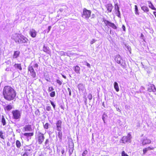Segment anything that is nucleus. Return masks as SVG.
<instances>
[{
	"label": "nucleus",
	"instance_id": "09e8293b",
	"mask_svg": "<svg viewBox=\"0 0 156 156\" xmlns=\"http://www.w3.org/2000/svg\"><path fill=\"white\" fill-rule=\"evenodd\" d=\"M148 151V149H147V148L144 149L143 150L144 154H145V153H146Z\"/></svg>",
	"mask_w": 156,
	"mask_h": 156
},
{
	"label": "nucleus",
	"instance_id": "5701e85b",
	"mask_svg": "<svg viewBox=\"0 0 156 156\" xmlns=\"http://www.w3.org/2000/svg\"><path fill=\"white\" fill-rule=\"evenodd\" d=\"M74 70L75 72L77 73L80 74V68L77 66L73 67Z\"/></svg>",
	"mask_w": 156,
	"mask_h": 156
},
{
	"label": "nucleus",
	"instance_id": "052dcab7",
	"mask_svg": "<svg viewBox=\"0 0 156 156\" xmlns=\"http://www.w3.org/2000/svg\"><path fill=\"white\" fill-rule=\"evenodd\" d=\"M127 49H128V50L129 51H130V50H131V48L130 47H127Z\"/></svg>",
	"mask_w": 156,
	"mask_h": 156
},
{
	"label": "nucleus",
	"instance_id": "e433bc0d",
	"mask_svg": "<svg viewBox=\"0 0 156 156\" xmlns=\"http://www.w3.org/2000/svg\"><path fill=\"white\" fill-rule=\"evenodd\" d=\"M0 137L1 138L3 139H4V136L3 135V133L2 131H0Z\"/></svg>",
	"mask_w": 156,
	"mask_h": 156
},
{
	"label": "nucleus",
	"instance_id": "a211bd4d",
	"mask_svg": "<svg viewBox=\"0 0 156 156\" xmlns=\"http://www.w3.org/2000/svg\"><path fill=\"white\" fill-rule=\"evenodd\" d=\"M57 131H58V132L57 133L56 136L58 137L59 140L61 142L62 140V130Z\"/></svg>",
	"mask_w": 156,
	"mask_h": 156
},
{
	"label": "nucleus",
	"instance_id": "de8ad7c7",
	"mask_svg": "<svg viewBox=\"0 0 156 156\" xmlns=\"http://www.w3.org/2000/svg\"><path fill=\"white\" fill-rule=\"evenodd\" d=\"M67 90L69 93V96H71V89L69 88H67Z\"/></svg>",
	"mask_w": 156,
	"mask_h": 156
},
{
	"label": "nucleus",
	"instance_id": "20e7f679",
	"mask_svg": "<svg viewBox=\"0 0 156 156\" xmlns=\"http://www.w3.org/2000/svg\"><path fill=\"white\" fill-rule=\"evenodd\" d=\"M91 11L84 8L83 9L82 14V16L84 18L88 20L90 17L91 14Z\"/></svg>",
	"mask_w": 156,
	"mask_h": 156
},
{
	"label": "nucleus",
	"instance_id": "6e6d98bb",
	"mask_svg": "<svg viewBox=\"0 0 156 156\" xmlns=\"http://www.w3.org/2000/svg\"><path fill=\"white\" fill-rule=\"evenodd\" d=\"M60 55H64V52L63 51H61L60 52Z\"/></svg>",
	"mask_w": 156,
	"mask_h": 156
},
{
	"label": "nucleus",
	"instance_id": "72a5a7b5",
	"mask_svg": "<svg viewBox=\"0 0 156 156\" xmlns=\"http://www.w3.org/2000/svg\"><path fill=\"white\" fill-rule=\"evenodd\" d=\"M135 14L136 15L139 14V12H138V9L136 5H135Z\"/></svg>",
	"mask_w": 156,
	"mask_h": 156
},
{
	"label": "nucleus",
	"instance_id": "c03bdc74",
	"mask_svg": "<svg viewBox=\"0 0 156 156\" xmlns=\"http://www.w3.org/2000/svg\"><path fill=\"white\" fill-rule=\"evenodd\" d=\"M88 98L90 100H91L92 98V95L91 94H89L88 95Z\"/></svg>",
	"mask_w": 156,
	"mask_h": 156
},
{
	"label": "nucleus",
	"instance_id": "680f3d73",
	"mask_svg": "<svg viewBox=\"0 0 156 156\" xmlns=\"http://www.w3.org/2000/svg\"><path fill=\"white\" fill-rule=\"evenodd\" d=\"M9 68H7L6 69H5V70L6 71H9Z\"/></svg>",
	"mask_w": 156,
	"mask_h": 156
},
{
	"label": "nucleus",
	"instance_id": "f3484780",
	"mask_svg": "<svg viewBox=\"0 0 156 156\" xmlns=\"http://www.w3.org/2000/svg\"><path fill=\"white\" fill-rule=\"evenodd\" d=\"M77 87L80 91L83 92L85 89V85L82 83H80L77 85Z\"/></svg>",
	"mask_w": 156,
	"mask_h": 156
},
{
	"label": "nucleus",
	"instance_id": "393cba45",
	"mask_svg": "<svg viewBox=\"0 0 156 156\" xmlns=\"http://www.w3.org/2000/svg\"><path fill=\"white\" fill-rule=\"evenodd\" d=\"M106 7L108 12H111L112 9V6L111 4H108L106 5Z\"/></svg>",
	"mask_w": 156,
	"mask_h": 156
},
{
	"label": "nucleus",
	"instance_id": "7ed1b4c3",
	"mask_svg": "<svg viewBox=\"0 0 156 156\" xmlns=\"http://www.w3.org/2000/svg\"><path fill=\"white\" fill-rule=\"evenodd\" d=\"M36 139L39 144H42L45 139L44 134L40 132H38L36 133Z\"/></svg>",
	"mask_w": 156,
	"mask_h": 156
},
{
	"label": "nucleus",
	"instance_id": "3c124183",
	"mask_svg": "<svg viewBox=\"0 0 156 156\" xmlns=\"http://www.w3.org/2000/svg\"><path fill=\"white\" fill-rule=\"evenodd\" d=\"M61 152L62 154V156H63L65 151L64 148H62L61 149Z\"/></svg>",
	"mask_w": 156,
	"mask_h": 156
},
{
	"label": "nucleus",
	"instance_id": "e2e57ef3",
	"mask_svg": "<svg viewBox=\"0 0 156 156\" xmlns=\"http://www.w3.org/2000/svg\"><path fill=\"white\" fill-rule=\"evenodd\" d=\"M153 14L155 16V17L156 18V12H153Z\"/></svg>",
	"mask_w": 156,
	"mask_h": 156
},
{
	"label": "nucleus",
	"instance_id": "aec40b11",
	"mask_svg": "<svg viewBox=\"0 0 156 156\" xmlns=\"http://www.w3.org/2000/svg\"><path fill=\"white\" fill-rule=\"evenodd\" d=\"M43 50L44 52L50 55L51 54V51L49 47L45 46L44 45L43 46Z\"/></svg>",
	"mask_w": 156,
	"mask_h": 156
},
{
	"label": "nucleus",
	"instance_id": "b1692460",
	"mask_svg": "<svg viewBox=\"0 0 156 156\" xmlns=\"http://www.w3.org/2000/svg\"><path fill=\"white\" fill-rule=\"evenodd\" d=\"M20 52L19 51H14L12 57L13 58H16L18 57L20 54Z\"/></svg>",
	"mask_w": 156,
	"mask_h": 156
},
{
	"label": "nucleus",
	"instance_id": "6e6552de",
	"mask_svg": "<svg viewBox=\"0 0 156 156\" xmlns=\"http://www.w3.org/2000/svg\"><path fill=\"white\" fill-rule=\"evenodd\" d=\"M28 72L30 73V74L32 77V78H35L36 76V73L31 64L29 65L28 67Z\"/></svg>",
	"mask_w": 156,
	"mask_h": 156
},
{
	"label": "nucleus",
	"instance_id": "4468645a",
	"mask_svg": "<svg viewBox=\"0 0 156 156\" xmlns=\"http://www.w3.org/2000/svg\"><path fill=\"white\" fill-rule=\"evenodd\" d=\"M62 121L61 120L57 121L56 123V129L57 130H60L62 129Z\"/></svg>",
	"mask_w": 156,
	"mask_h": 156
},
{
	"label": "nucleus",
	"instance_id": "338daca9",
	"mask_svg": "<svg viewBox=\"0 0 156 156\" xmlns=\"http://www.w3.org/2000/svg\"><path fill=\"white\" fill-rule=\"evenodd\" d=\"M141 36H143V35L142 34H141Z\"/></svg>",
	"mask_w": 156,
	"mask_h": 156
},
{
	"label": "nucleus",
	"instance_id": "58836bf2",
	"mask_svg": "<svg viewBox=\"0 0 156 156\" xmlns=\"http://www.w3.org/2000/svg\"><path fill=\"white\" fill-rule=\"evenodd\" d=\"M50 102L51 103V104L53 107V108L54 109H55V104L54 103V102H53V101H51V100H50Z\"/></svg>",
	"mask_w": 156,
	"mask_h": 156
},
{
	"label": "nucleus",
	"instance_id": "bf43d9fd",
	"mask_svg": "<svg viewBox=\"0 0 156 156\" xmlns=\"http://www.w3.org/2000/svg\"><path fill=\"white\" fill-rule=\"evenodd\" d=\"M62 77L63 78H65V79H66V76H64V75H63L62 74Z\"/></svg>",
	"mask_w": 156,
	"mask_h": 156
},
{
	"label": "nucleus",
	"instance_id": "2f4dec72",
	"mask_svg": "<svg viewBox=\"0 0 156 156\" xmlns=\"http://www.w3.org/2000/svg\"><path fill=\"white\" fill-rule=\"evenodd\" d=\"M49 139H46L44 142V145L46 146V147H48L49 146Z\"/></svg>",
	"mask_w": 156,
	"mask_h": 156
},
{
	"label": "nucleus",
	"instance_id": "c756f323",
	"mask_svg": "<svg viewBox=\"0 0 156 156\" xmlns=\"http://www.w3.org/2000/svg\"><path fill=\"white\" fill-rule=\"evenodd\" d=\"M16 147L18 148H20L21 147V144L20 142L18 140H16Z\"/></svg>",
	"mask_w": 156,
	"mask_h": 156
},
{
	"label": "nucleus",
	"instance_id": "a878e982",
	"mask_svg": "<svg viewBox=\"0 0 156 156\" xmlns=\"http://www.w3.org/2000/svg\"><path fill=\"white\" fill-rule=\"evenodd\" d=\"M140 6L141 7V9L144 11V12H148L149 11V9H148L147 6H145V5H143L142 6H141L140 5Z\"/></svg>",
	"mask_w": 156,
	"mask_h": 156
},
{
	"label": "nucleus",
	"instance_id": "f704fd0d",
	"mask_svg": "<svg viewBox=\"0 0 156 156\" xmlns=\"http://www.w3.org/2000/svg\"><path fill=\"white\" fill-rule=\"evenodd\" d=\"M49 126V124L48 123H45V124H43L44 128L46 129H48V128Z\"/></svg>",
	"mask_w": 156,
	"mask_h": 156
},
{
	"label": "nucleus",
	"instance_id": "c85d7f7f",
	"mask_svg": "<svg viewBox=\"0 0 156 156\" xmlns=\"http://www.w3.org/2000/svg\"><path fill=\"white\" fill-rule=\"evenodd\" d=\"M149 7L151 9L156 11V9L154 7V6L150 1H148Z\"/></svg>",
	"mask_w": 156,
	"mask_h": 156
},
{
	"label": "nucleus",
	"instance_id": "603ef678",
	"mask_svg": "<svg viewBox=\"0 0 156 156\" xmlns=\"http://www.w3.org/2000/svg\"><path fill=\"white\" fill-rule=\"evenodd\" d=\"M38 65L37 63H35L32 66L33 67V66L35 68H37L38 67Z\"/></svg>",
	"mask_w": 156,
	"mask_h": 156
},
{
	"label": "nucleus",
	"instance_id": "ddd939ff",
	"mask_svg": "<svg viewBox=\"0 0 156 156\" xmlns=\"http://www.w3.org/2000/svg\"><path fill=\"white\" fill-rule=\"evenodd\" d=\"M147 90L150 92H155L156 91V88L154 84H150L148 85Z\"/></svg>",
	"mask_w": 156,
	"mask_h": 156
},
{
	"label": "nucleus",
	"instance_id": "39448f33",
	"mask_svg": "<svg viewBox=\"0 0 156 156\" xmlns=\"http://www.w3.org/2000/svg\"><path fill=\"white\" fill-rule=\"evenodd\" d=\"M132 136L129 133L126 136H123L120 140L121 143L125 144L126 143H130L131 141Z\"/></svg>",
	"mask_w": 156,
	"mask_h": 156
},
{
	"label": "nucleus",
	"instance_id": "8fccbe9b",
	"mask_svg": "<svg viewBox=\"0 0 156 156\" xmlns=\"http://www.w3.org/2000/svg\"><path fill=\"white\" fill-rule=\"evenodd\" d=\"M96 41L95 39H93L92 40L90 41V44H92L94 43Z\"/></svg>",
	"mask_w": 156,
	"mask_h": 156
},
{
	"label": "nucleus",
	"instance_id": "79ce46f5",
	"mask_svg": "<svg viewBox=\"0 0 156 156\" xmlns=\"http://www.w3.org/2000/svg\"><path fill=\"white\" fill-rule=\"evenodd\" d=\"M54 89L52 87H49L48 89V92L53 91L54 90Z\"/></svg>",
	"mask_w": 156,
	"mask_h": 156
},
{
	"label": "nucleus",
	"instance_id": "69168bd1",
	"mask_svg": "<svg viewBox=\"0 0 156 156\" xmlns=\"http://www.w3.org/2000/svg\"><path fill=\"white\" fill-rule=\"evenodd\" d=\"M61 108L63 109H63V106H61Z\"/></svg>",
	"mask_w": 156,
	"mask_h": 156
},
{
	"label": "nucleus",
	"instance_id": "c9c22d12",
	"mask_svg": "<svg viewBox=\"0 0 156 156\" xmlns=\"http://www.w3.org/2000/svg\"><path fill=\"white\" fill-rule=\"evenodd\" d=\"M50 96L51 97H54L55 96V91H53L51 92L50 94Z\"/></svg>",
	"mask_w": 156,
	"mask_h": 156
},
{
	"label": "nucleus",
	"instance_id": "412c9836",
	"mask_svg": "<svg viewBox=\"0 0 156 156\" xmlns=\"http://www.w3.org/2000/svg\"><path fill=\"white\" fill-rule=\"evenodd\" d=\"M13 66L16 69H19L20 71L22 70L21 64L15 63L13 65Z\"/></svg>",
	"mask_w": 156,
	"mask_h": 156
},
{
	"label": "nucleus",
	"instance_id": "49530a36",
	"mask_svg": "<svg viewBox=\"0 0 156 156\" xmlns=\"http://www.w3.org/2000/svg\"><path fill=\"white\" fill-rule=\"evenodd\" d=\"M122 156H128V155L125 153L124 151L122 152Z\"/></svg>",
	"mask_w": 156,
	"mask_h": 156
},
{
	"label": "nucleus",
	"instance_id": "a18cd8bd",
	"mask_svg": "<svg viewBox=\"0 0 156 156\" xmlns=\"http://www.w3.org/2000/svg\"><path fill=\"white\" fill-rule=\"evenodd\" d=\"M46 109L48 111H50L51 110V108L50 106H47L46 107Z\"/></svg>",
	"mask_w": 156,
	"mask_h": 156
},
{
	"label": "nucleus",
	"instance_id": "cd10ccee",
	"mask_svg": "<svg viewBox=\"0 0 156 156\" xmlns=\"http://www.w3.org/2000/svg\"><path fill=\"white\" fill-rule=\"evenodd\" d=\"M114 88L117 92H118L119 91V89L118 86V83L117 82H115L114 84Z\"/></svg>",
	"mask_w": 156,
	"mask_h": 156
},
{
	"label": "nucleus",
	"instance_id": "ea45409f",
	"mask_svg": "<svg viewBox=\"0 0 156 156\" xmlns=\"http://www.w3.org/2000/svg\"><path fill=\"white\" fill-rule=\"evenodd\" d=\"M88 153V151L87 150H85L84 151L83 153L82 154V156H85Z\"/></svg>",
	"mask_w": 156,
	"mask_h": 156
},
{
	"label": "nucleus",
	"instance_id": "473e14b6",
	"mask_svg": "<svg viewBox=\"0 0 156 156\" xmlns=\"http://www.w3.org/2000/svg\"><path fill=\"white\" fill-rule=\"evenodd\" d=\"M69 155L70 156L72 154L73 152V147H69Z\"/></svg>",
	"mask_w": 156,
	"mask_h": 156
},
{
	"label": "nucleus",
	"instance_id": "774afa93",
	"mask_svg": "<svg viewBox=\"0 0 156 156\" xmlns=\"http://www.w3.org/2000/svg\"><path fill=\"white\" fill-rule=\"evenodd\" d=\"M110 33H111V30H110Z\"/></svg>",
	"mask_w": 156,
	"mask_h": 156
},
{
	"label": "nucleus",
	"instance_id": "2eb2a0df",
	"mask_svg": "<svg viewBox=\"0 0 156 156\" xmlns=\"http://www.w3.org/2000/svg\"><path fill=\"white\" fill-rule=\"evenodd\" d=\"M142 144L143 145H145L147 144H149L151 142L150 140L147 139L146 137H144L141 140Z\"/></svg>",
	"mask_w": 156,
	"mask_h": 156
},
{
	"label": "nucleus",
	"instance_id": "bb28decb",
	"mask_svg": "<svg viewBox=\"0 0 156 156\" xmlns=\"http://www.w3.org/2000/svg\"><path fill=\"white\" fill-rule=\"evenodd\" d=\"M23 135L24 136L27 137V138H29L33 136L34 135V133H25L23 134Z\"/></svg>",
	"mask_w": 156,
	"mask_h": 156
},
{
	"label": "nucleus",
	"instance_id": "423d86ee",
	"mask_svg": "<svg viewBox=\"0 0 156 156\" xmlns=\"http://www.w3.org/2000/svg\"><path fill=\"white\" fill-rule=\"evenodd\" d=\"M115 60L118 64H120L122 67H124L126 65L125 61L122 60L120 56L117 55L115 58Z\"/></svg>",
	"mask_w": 156,
	"mask_h": 156
},
{
	"label": "nucleus",
	"instance_id": "0e129e2a",
	"mask_svg": "<svg viewBox=\"0 0 156 156\" xmlns=\"http://www.w3.org/2000/svg\"><path fill=\"white\" fill-rule=\"evenodd\" d=\"M117 110L119 112H120V111H121V110H120V109H119V108H117Z\"/></svg>",
	"mask_w": 156,
	"mask_h": 156
},
{
	"label": "nucleus",
	"instance_id": "f257e3e1",
	"mask_svg": "<svg viewBox=\"0 0 156 156\" xmlns=\"http://www.w3.org/2000/svg\"><path fill=\"white\" fill-rule=\"evenodd\" d=\"M4 98L6 100L10 101L15 99L16 93L14 90L11 87L5 86L3 90Z\"/></svg>",
	"mask_w": 156,
	"mask_h": 156
},
{
	"label": "nucleus",
	"instance_id": "5fc2aeb1",
	"mask_svg": "<svg viewBox=\"0 0 156 156\" xmlns=\"http://www.w3.org/2000/svg\"><path fill=\"white\" fill-rule=\"evenodd\" d=\"M51 26H49L48 27V30L47 32V33H48L49 31H50L51 29Z\"/></svg>",
	"mask_w": 156,
	"mask_h": 156
},
{
	"label": "nucleus",
	"instance_id": "f8f14e48",
	"mask_svg": "<svg viewBox=\"0 0 156 156\" xmlns=\"http://www.w3.org/2000/svg\"><path fill=\"white\" fill-rule=\"evenodd\" d=\"M115 13L116 14V15L119 17L120 18L121 13L119 11V8L117 4H115Z\"/></svg>",
	"mask_w": 156,
	"mask_h": 156
},
{
	"label": "nucleus",
	"instance_id": "6ab92c4d",
	"mask_svg": "<svg viewBox=\"0 0 156 156\" xmlns=\"http://www.w3.org/2000/svg\"><path fill=\"white\" fill-rule=\"evenodd\" d=\"M25 131H31L32 129L31 125H26L23 128Z\"/></svg>",
	"mask_w": 156,
	"mask_h": 156
},
{
	"label": "nucleus",
	"instance_id": "9d476101",
	"mask_svg": "<svg viewBox=\"0 0 156 156\" xmlns=\"http://www.w3.org/2000/svg\"><path fill=\"white\" fill-rule=\"evenodd\" d=\"M103 21L104 22L106 25L108 26L109 27H112L114 29H116L117 27L116 26L114 23H111V22L103 19Z\"/></svg>",
	"mask_w": 156,
	"mask_h": 156
},
{
	"label": "nucleus",
	"instance_id": "37998d69",
	"mask_svg": "<svg viewBox=\"0 0 156 156\" xmlns=\"http://www.w3.org/2000/svg\"><path fill=\"white\" fill-rule=\"evenodd\" d=\"M83 64L86 65L89 68L90 67V65L87 62H84Z\"/></svg>",
	"mask_w": 156,
	"mask_h": 156
},
{
	"label": "nucleus",
	"instance_id": "1a4fd4ad",
	"mask_svg": "<svg viewBox=\"0 0 156 156\" xmlns=\"http://www.w3.org/2000/svg\"><path fill=\"white\" fill-rule=\"evenodd\" d=\"M25 152L23 156H30L32 155V150L29 146H26L25 148Z\"/></svg>",
	"mask_w": 156,
	"mask_h": 156
},
{
	"label": "nucleus",
	"instance_id": "a19ab883",
	"mask_svg": "<svg viewBox=\"0 0 156 156\" xmlns=\"http://www.w3.org/2000/svg\"><path fill=\"white\" fill-rule=\"evenodd\" d=\"M106 116H107L105 114V113H104L103 115L102 116V119L104 123H105V117Z\"/></svg>",
	"mask_w": 156,
	"mask_h": 156
},
{
	"label": "nucleus",
	"instance_id": "864d4df0",
	"mask_svg": "<svg viewBox=\"0 0 156 156\" xmlns=\"http://www.w3.org/2000/svg\"><path fill=\"white\" fill-rule=\"evenodd\" d=\"M122 28L123 30L125 31L126 30V27L124 25L122 26Z\"/></svg>",
	"mask_w": 156,
	"mask_h": 156
},
{
	"label": "nucleus",
	"instance_id": "4d7b16f0",
	"mask_svg": "<svg viewBox=\"0 0 156 156\" xmlns=\"http://www.w3.org/2000/svg\"><path fill=\"white\" fill-rule=\"evenodd\" d=\"M147 148L148 149V150H152L153 149V147L151 148L150 147H149Z\"/></svg>",
	"mask_w": 156,
	"mask_h": 156
},
{
	"label": "nucleus",
	"instance_id": "dca6fc26",
	"mask_svg": "<svg viewBox=\"0 0 156 156\" xmlns=\"http://www.w3.org/2000/svg\"><path fill=\"white\" fill-rule=\"evenodd\" d=\"M29 34L33 38L35 37L37 35V32L33 29H30L29 31Z\"/></svg>",
	"mask_w": 156,
	"mask_h": 156
},
{
	"label": "nucleus",
	"instance_id": "4c0bfd02",
	"mask_svg": "<svg viewBox=\"0 0 156 156\" xmlns=\"http://www.w3.org/2000/svg\"><path fill=\"white\" fill-rule=\"evenodd\" d=\"M62 80L61 81L58 80H56V82H57V83H58L59 86H60L62 85Z\"/></svg>",
	"mask_w": 156,
	"mask_h": 156
},
{
	"label": "nucleus",
	"instance_id": "4be33fe9",
	"mask_svg": "<svg viewBox=\"0 0 156 156\" xmlns=\"http://www.w3.org/2000/svg\"><path fill=\"white\" fill-rule=\"evenodd\" d=\"M13 106L12 105L10 104L6 106L4 108V109L5 111H9L12 109Z\"/></svg>",
	"mask_w": 156,
	"mask_h": 156
},
{
	"label": "nucleus",
	"instance_id": "0eeeda50",
	"mask_svg": "<svg viewBox=\"0 0 156 156\" xmlns=\"http://www.w3.org/2000/svg\"><path fill=\"white\" fill-rule=\"evenodd\" d=\"M21 111L17 110L12 111V113L13 119H20L21 117Z\"/></svg>",
	"mask_w": 156,
	"mask_h": 156
},
{
	"label": "nucleus",
	"instance_id": "13d9d810",
	"mask_svg": "<svg viewBox=\"0 0 156 156\" xmlns=\"http://www.w3.org/2000/svg\"><path fill=\"white\" fill-rule=\"evenodd\" d=\"M63 9H62V8H60V9H59V11L61 12H62L63 11Z\"/></svg>",
	"mask_w": 156,
	"mask_h": 156
},
{
	"label": "nucleus",
	"instance_id": "f03ea898",
	"mask_svg": "<svg viewBox=\"0 0 156 156\" xmlns=\"http://www.w3.org/2000/svg\"><path fill=\"white\" fill-rule=\"evenodd\" d=\"M12 38L16 43L24 44L25 45H26L29 41L28 39L21 34L15 33L12 35Z\"/></svg>",
	"mask_w": 156,
	"mask_h": 156
},
{
	"label": "nucleus",
	"instance_id": "9b49d317",
	"mask_svg": "<svg viewBox=\"0 0 156 156\" xmlns=\"http://www.w3.org/2000/svg\"><path fill=\"white\" fill-rule=\"evenodd\" d=\"M103 21L104 22L106 25L108 26L109 27H112L114 29H116L117 27L116 26L114 23H111V22L103 19Z\"/></svg>",
	"mask_w": 156,
	"mask_h": 156
},
{
	"label": "nucleus",
	"instance_id": "7c9ffc66",
	"mask_svg": "<svg viewBox=\"0 0 156 156\" xmlns=\"http://www.w3.org/2000/svg\"><path fill=\"white\" fill-rule=\"evenodd\" d=\"M1 122L3 126H5L6 125V122L4 117L3 115L2 116L1 120Z\"/></svg>",
	"mask_w": 156,
	"mask_h": 156
}]
</instances>
